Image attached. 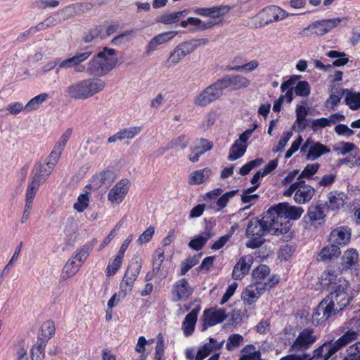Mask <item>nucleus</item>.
Returning <instances> with one entry per match:
<instances>
[{"mask_svg": "<svg viewBox=\"0 0 360 360\" xmlns=\"http://www.w3.org/2000/svg\"><path fill=\"white\" fill-rule=\"evenodd\" d=\"M270 214L268 210L264 214L262 219H252L246 229V236L249 240L246 243L248 248L255 249L261 246L264 242V236L267 232H271L274 235H280L278 231H276L274 221L269 217Z\"/></svg>", "mask_w": 360, "mask_h": 360, "instance_id": "nucleus-1", "label": "nucleus"}, {"mask_svg": "<svg viewBox=\"0 0 360 360\" xmlns=\"http://www.w3.org/2000/svg\"><path fill=\"white\" fill-rule=\"evenodd\" d=\"M268 212L270 214L269 218L271 217L274 219L276 229L281 235L288 232L291 227L290 221L298 219L303 214L304 210L301 207L282 202L269 208Z\"/></svg>", "mask_w": 360, "mask_h": 360, "instance_id": "nucleus-2", "label": "nucleus"}, {"mask_svg": "<svg viewBox=\"0 0 360 360\" xmlns=\"http://www.w3.org/2000/svg\"><path fill=\"white\" fill-rule=\"evenodd\" d=\"M117 61L115 50L105 47L90 60L86 71L90 75L102 77L108 74Z\"/></svg>", "mask_w": 360, "mask_h": 360, "instance_id": "nucleus-3", "label": "nucleus"}, {"mask_svg": "<svg viewBox=\"0 0 360 360\" xmlns=\"http://www.w3.org/2000/svg\"><path fill=\"white\" fill-rule=\"evenodd\" d=\"M105 86V83L103 80L89 78L69 86L67 92L72 98L85 100L103 91Z\"/></svg>", "mask_w": 360, "mask_h": 360, "instance_id": "nucleus-4", "label": "nucleus"}, {"mask_svg": "<svg viewBox=\"0 0 360 360\" xmlns=\"http://www.w3.org/2000/svg\"><path fill=\"white\" fill-rule=\"evenodd\" d=\"M96 243L97 239L94 238L76 250L75 255L70 257L64 266L61 276L63 279L72 277L77 274Z\"/></svg>", "mask_w": 360, "mask_h": 360, "instance_id": "nucleus-5", "label": "nucleus"}, {"mask_svg": "<svg viewBox=\"0 0 360 360\" xmlns=\"http://www.w3.org/2000/svg\"><path fill=\"white\" fill-rule=\"evenodd\" d=\"M289 14L276 6H270L262 9L257 15L250 19V25L252 27L259 28L273 22L285 19Z\"/></svg>", "mask_w": 360, "mask_h": 360, "instance_id": "nucleus-6", "label": "nucleus"}, {"mask_svg": "<svg viewBox=\"0 0 360 360\" xmlns=\"http://www.w3.org/2000/svg\"><path fill=\"white\" fill-rule=\"evenodd\" d=\"M347 22V18L345 17L319 20L304 28L303 32L307 37L312 34L323 36L342 24L345 25Z\"/></svg>", "mask_w": 360, "mask_h": 360, "instance_id": "nucleus-7", "label": "nucleus"}, {"mask_svg": "<svg viewBox=\"0 0 360 360\" xmlns=\"http://www.w3.org/2000/svg\"><path fill=\"white\" fill-rule=\"evenodd\" d=\"M347 288V281L345 279H340L338 285L333 288L330 295L324 299L336 313L342 310L349 304Z\"/></svg>", "mask_w": 360, "mask_h": 360, "instance_id": "nucleus-8", "label": "nucleus"}, {"mask_svg": "<svg viewBox=\"0 0 360 360\" xmlns=\"http://www.w3.org/2000/svg\"><path fill=\"white\" fill-rule=\"evenodd\" d=\"M295 193L294 200L298 204L309 202L314 195V189L300 178L283 192V195L290 197Z\"/></svg>", "mask_w": 360, "mask_h": 360, "instance_id": "nucleus-9", "label": "nucleus"}, {"mask_svg": "<svg viewBox=\"0 0 360 360\" xmlns=\"http://www.w3.org/2000/svg\"><path fill=\"white\" fill-rule=\"evenodd\" d=\"M357 338V333L354 330H348L345 335L340 338L333 344L325 343L318 349H315L317 355L325 354V358L329 359L341 347L350 343Z\"/></svg>", "mask_w": 360, "mask_h": 360, "instance_id": "nucleus-10", "label": "nucleus"}, {"mask_svg": "<svg viewBox=\"0 0 360 360\" xmlns=\"http://www.w3.org/2000/svg\"><path fill=\"white\" fill-rule=\"evenodd\" d=\"M222 94L223 91L217 80L199 93L194 98L193 103L197 106L205 107L219 98Z\"/></svg>", "mask_w": 360, "mask_h": 360, "instance_id": "nucleus-11", "label": "nucleus"}, {"mask_svg": "<svg viewBox=\"0 0 360 360\" xmlns=\"http://www.w3.org/2000/svg\"><path fill=\"white\" fill-rule=\"evenodd\" d=\"M93 53L89 47H86L82 53H76L73 56L65 59L59 63L56 72L62 69H69L73 68L77 72H84L85 67L82 65L86 61Z\"/></svg>", "mask_w": 360, "mask_h": 360, "instance_id": "nucleus-12", "label": "nucleus"}, {"mask_svg": "<svg viewBox=\"0 0 360 360\" xmlns=\"http://www.w3.org/2000/svg\"><path fill=\"white\" fill-rule=\"evenodd\" d=\"M141 269V264L138 260H132L129 262L120 285L121 292L124 296L132 290L134 283L140 274Z\"/></svg>", "mask_w": 360, "mask_h": 360, "instance_id": "nucleus-13", "label": "nucleus"}, {"mask_svg": "<svg viewBox=\"0 0 360 360\" xmlns=\"http://www.w3.org/2000/svg\"><path fill=\"white\" fill-rule=\"evenodd\" d=\"M253 284H265L264 289L267 290L278 283V277L270 275V269L266 265H260L252 272Z\"/></svg>", "mask_w": 360, "mask_h": 360, "instance_id": "nucleus-14", "label": "nucleus"}, {"mask_svg": "<svg viewBox=\"0 0 360 360\" xmlns=\"http://www.w3.org/2000/svg\"><path fill=\"white\" fill-rule=\"evenodd\" d=\"M317 340L313 329L301 330L290 347L292 352H301L309 349Z\"/></svg>", "mask_w": 360, "mask_h": 360, "instance_id": "nucleus-15", "label": "nucleus"}, {"mask_svg": "<svg viewBox=\"0 0 360 360\" xmlns=\"http://www.w3.org/2000/svg\"><path fill=\"white\" fill-rule=\"evenodd\" d=\"M130 188V182L127 179H122L109 191L108 200L112 205L120 204L124 200Z\"/></svg>", "mask_w": 360, "mask_h": 360, "instance_id": "nucleus-16", "label": "nucleus"}, {"mask_svg": "<svg viewBox=\"0 0 360 360\" xmlns=\"http://www.w3.org/2000/svg\"><path fill=\"white\" fill-rule=\"evenodd\" d=\"M227 318L225 309L219 308H210L205 309L202 317V331L223 322Z\"/></svg>", "mask_w": 360, "mask_h": 360, "instance_id": "nucleus-17", "label": "nucleus"}, {"mask_svg": "<svg viewBox=\"0 0 360 360\" xmlns=\"http://www.w3.org/2000/svg\"><path fill=\"white\" fill-rule=\"evenodd\" d=\"M218 82L224 91L231 86L234 90H240L248 88L250 85V81L241 75H229L218 80Z\"/></svg>", "mask_w": 360, "mask_h": 360, "instance_id": "nucleus-18", "label": "nucleus"}, {"mask_svg": "<svg viewBox=\"0 0 360 360\" xmlns=\"http://www.w3.org/2000/svg\"><path fill=\"white\" fill-rule=\"evenodd\" d=\"M308 151L307 159L309 160H314L322 155L328 153L330 149L326 146L319 142H314L311 139H307L301 148L302 152Z\"/></svg>", "mask_w": 360, "mask_h": 360, "instance_id": "nucleus-19", "label": "nucleus"}, {"mask_svg": "<svg viewBox=\"0 0 360 360\" xmlns=\"http://www.w3.org/2000/svg\"><path fill=\"white\" fill-rule=\"evenodd\" d=\"M335 314L334 309L329 306L326 301L323 300L313 313L312 322L316 325L321 324Z\"/></svg>", "mask_w": 360, "mask_h": 360, "instance_id": "nucleus-20", "label": "nucleus"}, {"mask_svg": "<svg viewBox=\"0 0 360 360\" xmlns=\"http://www.w3.org/2000/svg\"><path fill=\"white\" fill-rule=\"evenodd\" d=\"M351 238V229L347 226H340L333 229L329 237V241L332 244L340 246L346 245Z\"/></svg>", "mask_w": 360, "mask_h": 360, "instance_id": "nucleus-21", "label": "nucleus"}, {"mask_svg": "<svg viewBox=\"0 0 360 360\" xmlns=\"http://www.w3.org/2000/svg\"><path fill=\"white\" fill-rule=\"evenodd\" d=\"M265 284H250L242 292L241 297L244 302L250 305L255 302L258 298L265 292Z\"/></svg>", "mask_w": 360, "mask_h": 360, "instance_id": "nucleus-22", "label": "nucleus"}, {"mask_svg": "<svg viewBox=\"0 0 360 360\" xmlns=\"http://www.w3.org/2000/svg\"><path fill=\"white\" fill-rule=\"evenodd\" d=\"M53 170L40 162L35 163L32 171L33 176L30 182L40 186L47 180Z\"/></svg>", "mask_w": 360, "mask_h": 360, "instance_id": "nucleus-23", "label": "nucleus"}, {"mask_svg": "<svg viewBox=\"0 0 360 360\" xmlns=\"http://www.w3.org/2000/svg\"><path fill=\"white\" fill-rule=\"evenodd\" d=\"M252 258L250 255L244 256L238 260L235 265L232 277L233 279H241L245 274H248L251 266Z\"/></svg>", "mask_w": 360, "mask_h": 360, "instance_id": "nucleus-24", "label": "nucleus"}, {"mask_svg": "<svg viewBox=\"0 0 360 360\" xmlns=\"http://www.w3.org/2000/svg\"><path fill=\"white\" fill-rule=\"evenodd\" d=\"M192 292L193 289L184 278L179 280L174 285L173 295L175 301L186 300Z\"/></svg>", "mask_w": 360, "mask_h": 360, "instance_id": "nucleus-25", "label": "nucleus"}, {"mask_svg": "<svg viewBox=\"0 0 360 360\" xmlns=\"http://www.w3.org/2000/svg\"><path fill=\"white\" fill-rule=\"evenodd\" d=\"M141 131V127H131L120 129L116 134L108 139V143H112L117 141L131 139L137 136Z\"/></svg>", "mask_w": 360, "mask_h": 360, "instance_id": "nucleus-26", "label": "nucleus"}, {"mask_svg": "<svg viewBox=\"0 0 360 360\" xmlns=\"http://www.w3.org/2000/svg\"><path fill=\"white\" fill-rule=\"evenodd\" d=\"M230 11V7L228 6H219L210 8V19L203 22L202 29L205 30L212 27L219 22L218 19Z\"/></svg>", "mask_w": 360, "mask_h": 360, "instance_id": "nucleus-27", "label": "nucleus"}, {"mask_svg": "<svg viewBox=\"0 0 360 360\" xmlns=\"http://www.w3.org/2000/svg\"><path fill=\"white\" fill-rule=\"evenodd\" d=\"M199 311L200 308H195L186 316L181 326V329L186 336H189L193 333Z\"/></svg>", "mask_w": 360, "mask_h": 360, "instance_id": "nucleus-28", "label": "nucleus"}, {"mask_svg": "<svg viewBox=\"0 0 360 360\" xmlns=\"http://www.w3.org/2000/svg\"><path fill=\"white\" fill-rule=\"evenodd\" d=\"M224 342V340L217 342L214 338H210L209 342L206 343L198 351L195 360H203L212 351L221 349Z\"/></svg>", "mask_w": 360, "mask_h": 360, "instance_id": "nucleus-29", "label": "nucleus"}, {"mask_svg": "<svg viewBox=\"0 0 360 360\" xmlns=\"http://www.w3.org/2000/svg\"><path fill=\"white\" fill-rule=\"evenodd\" d=\"M359 260V254L355 249H348L344 252L341 257L342 270H348L355 265Z\"/></svg>", "mask_w": 360, "mask_h": 360, "instance_id": "nucleus-30", "label": "nucleus"}, {"mask_svg": "<svg viewBox=\"0 0 360 360\" xmlns=\"http://www.w3.org/2000/svg\"><path fill=\"white\" fill-rule=\"evenodd\" d=\"M115 178L114 172L109 169L103 170L93 176L92 184L96 187L111 184Z\"/></svg>", "mask_w": 360, "mask_h": 360, "instance_id": "nucleus-31", "label": "nucleus"}, {"mask_svg": "<svg viewBox=\"0 0 360 360\" xmlns=\"http://www.w3.org/2000/svg\"><path fill=\"white\" fill-rule=\"evenodd\" d=\"M340 255V248L337 245L330 243V245L321 249L318 256V260L321 262L329 261L338 257Z\"/></svg>", "mask_w": 360, "mask_h": 360, "instance_id": "nucleus-32", "label": "nucleus"}, {"mask_svg": "<svg viewBox=\"0 0 360 360\" xmlns=\"http://www.w3.org/2000/svg\"><path fill=\"white\" fill-rule=\"evenodd\" d=\"M344 279L338 276V271L335 268H330L326 270L321 275V283L323 285H333V288L338 285L339 280Z\"/></svg>", "mask_w": 360, "mask_h": 360, "instance_id": "nucleus-33", "label": "nucleus"}, {"mask_svg": "<svg viewBox=\"0 0 360 360\" xmlns=\"http://www.w3.org/2000/svg\"><path fill=\"white\" fill-rule=\"evenodd\" d=\"M13 354L14 360H29L27 345L25 340H20L13 345Z\"/></svg>", "mask_w": 360, "mask_h": 360, "instance_id": "nucleus-34", "label": "nucleus"}, {"mask_svg": "<svg viewBox=\"0 0 360 360\" xmlns=\"http://www.w3.org/2000/svg\"><path fill=\"white\" fill-rule=\"evenodd\" d=\"M46 344V340L37 339L36 344L31 349L32 360H44Z\"/></svg>", "mask_w": 360, "mask_h": 360, "instance_id": "nucleus-35", "label": "nucleus"}, {"mask_svg": "<svg viewBox=\"0 0 360 360\" xmlns=\"http://www.w3.org/2000/svg\"><path fill=\"white\" fill-rule=\"evenodd\" d=\"M188 13V11L187 10L165 13L161 15L159 22L167 25L176 23L185 18Z\"/></svg>", "mask_w": 360, "mask_h": 360, "instance_id": "nucleus-36", "label": "nucleus"}, {"mask_svg": "<svg viewBox=\"0 0 360 360\" xmlns=\"http://www.w3.org/2000/svg\"><path fill=\"white\" fill-rule=\"evenodd\" d=\"M247 149V144L241 143V141H236L230 148L228 159L231 161H234L241 158L245 153Z\"/></svg>", "mask_w": 360, "mask_h": 360, "instance_id": "nucleus-37", "label": "nucleus"}, {"mask_svg": "<svg viewBox=\"0 0 360 360\" xmlns=\"http://www.w3.org/2000/svg\"><path fill=\"white\" fill-rule=\"evenodd\" d=\"M123 257L117 254L115 258L111 259L109 261V263L105 271V276L107 277L112 276L117 274V272L121 268V266L123 262Z\"/></svg>", "mask_w": 360, "mask_h": 360, "instance_id": "nucleus-38", "label": "nucleus"}, {"mask_svg": "<svg viewBox=\"0 0 360 360\" xmlns=\"http://www.w3.org/2000/svg\"><path fill=\"white\" fill-rule=\"evenodd\" d=\"M212 236L213 233H212L210 231H205L197 238L191 240L188 245L191 248L195 250H200Z\"/></svg>", "mask_w": 360, "mask_h": 360, "instance_id": "nucleus-39", "label": "nucleus"}, {"mask_svg": "<svg viewBox=\"0 0 360 360\" xmlns=\"http://www.w3.org/2000/svg\"><path fill=\"white\" fill-rule=\"evenodd\" d=\"M56 332V327L53 321H44L41 327V334L37 339L46 340V342L54 335Z\"/></svg>", "mask_w": 360, "mask_h": 360, "instance_id": "nucleus-40", "label": "nucleus"}, {"mask_svg": "<svg viewBox=\"0 0 360 360\" xmlns=\"http://www.w3.org/2000/svg\"><path fill=\"white\" fill-rule=\"evenodd\" d=\"M328 199L333 208H339L346 203L347 195L344 192H331L329 193Z\"/></svg>", "mask_w": 360, "mask_h": 360, "instance_id": "nucleus-41", "label": "nucleus"}, {"mask_svg": "<svg viewBox=\"0 0 360 360\" xmlns=\"http://www.w3.org/2000/svg\"><path fill=\"white\" fill-rule=\"evenodd\" d=\"M211 174L208 169L197 170L192 172L189 176L188 183L190 184H200L204 182Z\"/></svg>", "mask_w": 360, "mask_h": 360, "instance_id": "nucleus-42", "label": "nucleus"}, {"mask_svg": "<svg viewBox=\"0 0 360 360\" xmlns=\"http://www.w3.org/2000/svg\"><path fill=\"white\" fill-rule=\"evenodd\" d=\"M206 39H192L179 44V47L187 56L193 53L200 44H205Z\"/></svg>", "mask_w": 360, "mask_h": 360, "instance_id": "nucleus-43", "label": "nucleus"}, {"mask_svg": "<svg viewBox=\"0 0 360 360\" xmlns=\"http://www.w3.org/2000/svg\"><path fill=\"white\" fill-rule=\"evenodd\" d=\"M345 101L347 105L353 110L360 108V93L348 91L347 92Z\"/></svg>", "mask_w": 360, "mask_h": 360, "instance_id": "nucleus-44", "label": "nucleus"}, {"mask_svg": "<svg viewBox=\"0 0 360 360\" xmlns=\"http://www.w3.org/2000/svg\"><path fill=\"white\" fill-rule=\"evenodd\" d=\"M48 97V94L43 93L32 98L25 106V112H29L30 111L37 110L39 105L41 104Z\"/></svg>", "mask_w": 360, "mask_h": 360, "instance_id": "nucleus-45", "label": "nucleus"}, {"mask_svg": "<svg viewBox=\"0 0 360 360\" xmlns=\"http://www.w3.org/2000/svg\"><path fill=\"white\" fill-rule=\"evenodd\" d=\"M185 56H186V55L178 45L170 53L169 57L166 61V65L167 67L174 66L176 65Z\"/></svg>", "mask_w": 360, "mask_h": 360, "instance_id": "nucleus-46", "label": "nucleus"}, {"mask_svg": "<svg viewBox=\"0 0 360 360\" xmlns=\"http://www.w3.org/2000/svg\"><path fill=\"white\" fill-rule=\"evenodd\" d=\"M243 355L240 360H261L260 352L253 345H247L242 351Z\"/></svg>", "mask_w": 360, "mask_h": 360, "instance_id": "nucleus-47", "label": "nucleus"}, {"mask_svg": "<svg viewBox=\"0 0 360 360\" xmlns=\"http://www.w3.org/2000/svg\"><path fill=\"white\" fill-rule=\"evenodd\" d=\"M313 358H316L318 360H328L325 358V354L323 352V354L317 355L315 350L314 351L313 357L307 354L300 355L290 354L281 358L280 360H312Z\"/></svg>", "mask_w": 360, "mask_h": 360, "instance_id": "nucleus-48", "label": "nucleus"}, {"mask_svg": "<svg viewBox=\"0 0 360 360\" xmlns=\"http://www.w3.org/2000/svg\"><path fill=\"white\" fill-rule=\"evenodd\" d=\"M89 192H85L78 196L77 201L73 205V208L78 212H82L88 207L89 204Z\"/></svg>", "mask_w": 360, "mask_h": 360, "instance_id": "nucleus-49", "label": "nucleus"}, {"mask_svg": "<svg viewBox=\"0 0 360 360\" xmlns=\"http://www.w3.org/2000/svg\"><path fill=\"white\" fill-rule=\"evenodd\" d=\"M296 121L295 123L298 124L300 129H304L306 127L305 118L307 115V110L303 105H298L296 108Z\"/></svg>", "mask_w": 360, "mask_h": 360, "instance_id": "nucleus-50", "label": "nucleus"}, {"mask_svg": "<svg viewBox=\"0 0 360 360\" xmlns=\"http://www.w3.org/2000/svg\"><path fill=\"white\" fill-rule=\"evenodd\" d=\"M295 93L297 96L307 97L311 92L309 84L306 81H300L294 87Z\"/></svg>", "mask_w": 360, "mask_h": 360, "instance_id": "nucleus-51", "label": "nucleus"}, {"mask_svg": "<svg viewBox=\"0 0 360 360\" xmlns=\"http://www.w3.org/2000/svg\"><path fill=\"white\" fill-rule=\"evenodd\" d=\"M356 148L355 145L349 142H340L334 146V151L341 155H345L349 152L354 150Z\"/></svg>", "mask_w": 360, "mask_h": 360, "instance_id": "nucleus-52", "label": "nucleus"}, {"mask_svg": "<svg viewBox=\"0 0 360 360\" xmlns=\"http://www.w3.org/2000/svg\"><path fill=\"white\" fill-rule=\"evenodd\" d=\"M243 342V338L239 334L231 335L226 345V348L229 351L233 350L238 347Z\"/></svg>", "mask_w": 360, "mask_h": 360, "instance_id": "nucleus-53", "label": "nucleus"}, {"mask_svg": "<svg viewBox=\"0 0 360 360\" xmlns=\"http://www.w3.org/2000/svg\"><path fill=\"white\" fill-rule=\"evenodd\" d=\"M38 186H36L33 183L30 182L25 193V205H33V200L36 196L37 192L39 189Z\"/></svg>", "mask_w": 360, "mask_h": 360, "instance_id": "nucleus-54", "label": "nucleus"}, {"mask_svg": "<svg viewBox=\"0 0 360 360\" xmlns=\"http://www.w3.org/2000/svg\"><path fill=\"white\" fill-rule=\"evenodd\" d=\"M259 66V62L257 60H252L248 63L243 65H236L231 67L229 69L233 71L239 72H252Z\"/></svg>", "mask_w": 360, "mask_h": 360, "instance_id": "nucleus-55", "label": "nucleus"}, {"mask_svg": "<svg viewBox=\"0 0 360 360\" xmlns=\"http://www.w3.org/2000/svg\"><path fill=\"white\" fill-rule=\"evenodd\" d=\"M200 255L188 257L181 264V275L186 274L193 266H195L200 259Z\"/></svg>", "mask_w": 360, "mask_h": 360, "instance_id": "nucleus-56", "label": "nucleus"}, {"mask_svg": "<svg viewBox=\"0 0 360 360\" xmlns=\"http://www.w3.org/2000/svg\"><path fill=\"white\" fill-rule=\"evenodd\" d=\"M344 360H360V342L351 345L347 349V355Z\"/></svg>", "mask_w": 360, "mask_h": 360, "instance_id": "nucleus-57", "label": "nucleus"}, {"mask_svg": "<svg viewBox=\"0 0 360 360\" xmlns=\"http://www.w3.org/2000/svg\"><path fill=\"white\" fill-rule=\"evenodd\" d=\"M62 152L63 151L59 150L58 149L57 150L56 148L54 146L53 150L51 152L47 158L46 165L48 167H50L51 169H53L54 167L56 166V163L58 162L61 156Z\"/></svg>", "mask_w": 360, "mask_h": 360, "instance_id": "nucleus-58", "label": "nucleus"}, {"mask_svg": "<svg viewBox=\"0 0 360 360\" xmlns=\"http://www.w3.org/2000/svg\"><path fill=\"white\" fill-rule=\"evenodd\" d=\"M293 84V82L292 79H289L285 82H283L281 86V89L282 92H285V95L281 96L280 97H283V100L286 99V101L288 103H290L292 100V95H293V89L292 88H290L288 89L290 86H292Z\"/></svg>", "mask_w": 360, "mask_h": 360, "instance_id": "nucleus-59", "label": "nucleus"}, {"mask_svg": "<svg viewBox=\"0 0 360 360\" xmlns=\"http://www.w3.org/2000/svg\"><path fill=\"white\" fill-rule=\"evenodd\" d=\"M306 217H308L311 221H318L323 219L324 214L320 207H312L309 210Z\"/></svg>", "mask_w": 360, "mask_h": 360, "instance_id": "nucleus-60", "label": "nucleus"}, {"mask_svg": "<svg viewBox=\"0 0 360 360\" xmlns=\"http://www.w3.org/2000/svg\"><path fill=\"white\" fill-rule=\"evenodd\" d=\"M193 148L198 151L200 154L202 155L212 148V143L206 139H201L196 142Z\"/></svg>", "mask_w": 360, "mask_h": 360, "instance_id": "nucleus-61", "label": "nucleus"}, {"mask_svg": "<svg viewBox=\"0 0 360 360\" xmlns=\"http://www.w3.org/2000/svg\"><path fill=\"white\" fill-rule=\"evenodd\" d=\"M72 128H68L66 129V131L61 135L59 141L55 145V147L57 150L58 149L59 150L63 151L67 142L68 141L72 135Z\"/></svg>", "mask_w": 360, "mask_h": 360, "instance_id": "nucleus-62", "label": "nucleus"}, {"mask_svg": "<svg viewBox=\"0 0 360 360\" xmlns=\"http://www.w3.org/2000/svg\"><path fill=\"white\" fill-rule=\"evenodd\" d=\"M319 168V165L317 163L307 165L297 178L301 179L304 177L309 179L317 172Z\"/></svg>", "mask_w": 360, "mask_h": 360, "instance_id": "nucleus-63", "label": "nucleus"}, {"mask_svg": "<svg viewBox=\"0 0 360 360\" xmlns=\"http://www.w3.org/2000/svg\"><path fill=\"white\" fill-rule=\"evenodd\" d=\"M263 162L262 159H256L244 165L240 169V174L243 176L248 174L252 169L259 167Z\"/></svg>", "mask_w": 360, "mask_h": 360, "instance_id": "nucleus-64", "label": "nucleus"}]
</instances>
